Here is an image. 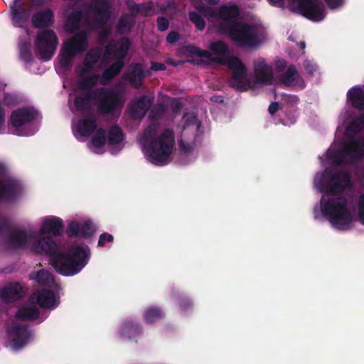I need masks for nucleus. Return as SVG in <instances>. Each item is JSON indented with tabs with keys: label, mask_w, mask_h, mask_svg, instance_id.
I'll return each instance as SVG.
<instances>
[{
	"label": "nucleus",
	"mask_w": 364,
	"mask_h": 364,
	"mask_svg": "<svg viewBox=\"0 0 364 364\" xmlns=\"http://www.w3.org/2000/svg\"><path fill=\"white\" fill-rule=\"evenodd\" d=\"M63 228V220L58 217L46 219L40 230L42 235H48L35 241L31 247L36 254H45L50 263L59 274L72 276L80 272L88 262L89 248L73 246L67 251L62 250L51 236H60Z\"/></svg>",
	"instance_id": "nucleus-1"
},
{
	"label": "nucleus",
	"mask_w": 364,
	"mask_h": 364,
	"mask_svg": "<svg viewBox=\"0 0 364 364\" xmlns=\"http://www.w3.org/2000/svg\"><path fill=\"white\" fill-rule=\"evenodd\" d=\"M58 43L56 33L51 29H43L37 33L35 45L36 53L43 61H48L54 55Z\"/></svg>",
	"instance_id": "nucleus-11"
},
{
	"label": "nucleus",
	"mask_w": 364,
	"mask_h": 364,
	"mask_svg": "<svg viewBox=\"0 0 364 364\" xmlns=\"http://www.w3.org/2000/svg\"><path fill=\"white\" fill-rule=\"evenodd\" d=\"M89 10L95 16V23L96 28H104L106 26L111 16L110 2L111 1H90Z\"/></svg>",
	"instance_id": "nucleus-13"
},
{
	"label": "nucleus",
	"mask_w": 364,
	"mask_h": 364,
	"mask_svg": "<svg viewBox=\"0 0 364 364\" xmlns=\"http://www.w3.org/2000/svg\"><path fill=\"white\" fill-rule=\"evenodd\" d=\"M144 71L139 64H134L128 74V80L130 85L136 88H139L143 82Z\"/></svg>",
	"instance_id": "nucleus-30"
},
{
	"label": "nucleus",
	"mask_w": 364,
	"mask_h": 364,
	"mask_svg": "<svg viewBox=\"0 0 364 364\" xmlns=\"http://www.w3.org/2000/svg\"><path fill=\"white\" fill-rule=\"evenodd\" d=\"M189 19L193 23L196 28L199 31H203L205 26V22L201 16L195 11L189 13Z\"/></svg>",
	"instance_id": "nucleus-44"
},
{
	"label": "nucleus",
	"mask_w": 364,
	"mask_h": 364,
	"mask_svg": "<svg viewBox=\"0 0 364 364\" xmlns=\"http://www.w3.org/2000/svg\"><path fill=\"white\" fill-rule=\"evenodd\" d=\"M344 197H332L321 200V212L328 217L330 223L339 230L346 229L352 223L353 218Z\"/></svg>",
	"instance_id": "nucleus-3"
},
{
	"label": "nucleus",
	"mask_w": 364,
	"mask_h": 364,
	"mask_svg": "<svg viewBox=\"0 0 364 364\" xmlns=\"http://www.w3.org/2000/svg\"><path fill=\"white\" fill-rule=\"evenodd\" d=\"M180 39V35L178 32L172 31L168 33L166 36V41L170 44L176 43Z\"/></svg>",
	"instance_id": "nucleus-54"
},
{
	"label": "nucleus",
	"mask_w": 364,
	"mask_h": 364,
	"mask_svg": "<svg viewBox=\"0 0 364 364\" xmlns=\"http://www.w3.org/2000/svg\"><path fill=\"white\" fill-rule=\"evenodd\" d=\"M183 107V104L178 100L174 99L171 102V109L173 113H178Z\"/></svg>",
	"instance_id": "nucleus-57"
},
{
	"label": "nucleus",
	"mask_w": 364,
	"mask_h": 364,
	"mask_svg": "<svg viewBox=\"0 0 364 364\" xmlns=\"http://www.w3.org/2000/svg\"><path fill=\"white\" fill-rule=\"evenodd\" d=\"M130 11L134 14H141L145 16H151L154 13L153 1L136 4L135 1H127Z\"/></svg>",
	"instance_id": "nucleus-31"
},
{
	"label": "nucleus",
	"mask_w": 364,
	"mask_h": 364,
	"mask_svg": "<svg viewBox=\"0 0 364 364\" xmlns=\"http://www.w3.org/2000/svg\"><path fill=\"white\" fill-rule=\"evenodd\" d=\"M30 279L36 280L41 285H47L51 282L52 276L47 270L43 269L31 272Z\"/></svg>",
	"instance_id": "nucleus-37"
},
{
	"label": "nucleus",
	"mask_w": 364,
	"mask_h": 364,
	"mask_svg": "<svg viewBox=\"0 0 364 364\" xmlns=\"http://www.w3.org/2000/svg\"><path fill=\"white\" fill-rule=\"evenodd\" d=\"M27 2L13 1V4L10 6L13 20L16 23H25L29 19L33 11V6Z\"/></svg>",
	"instance_id": "nucleus-18"
},
{
	"label": "nucleus",
	"mask_w": 364,
	"mask_h": 364,
	"mask_svg": "<svg viewBox=\"0 0 364 364\" xmlns=\"http://www.w3.org/2000/svg\"><path fill=\"white\" fill-rule=\"evenodd\" d=\"M95 233V229L91 221L87 220L80 225V236L83 238H90Z\"/></svg>",
	"instance_id": "nucleus-42"
},
{
	"label": "nucleus",
	"mask_w": 364,
	"mask_h": 364,
	"mask_svg": "<svg viewBox=\"0 0 364 364\" xmlns=\"http://www.w3.org/2000/svg\"><path fill=\"white\" fill-rule=\"evenodd\" d=\"M107 132L104 128H99L96 129L95 134L91 139V143L95 148H102L106 143Z\"/></svg>",
	"instance_id": "nucleus-39"
},
{
	"label": "nucleus",
	"mask_w": 364,
	"mask_h": 364,
	"mask_svg": "<svg viewBox=\"0 0 364 364\" xmlns=\"http://www.w3.org/2000/svg\"><path fill=\"white\" fill-rule=\"evenodd\" d=\"M23 287L18 282H11L0 289V298L5 302H14L23 297Z\"/></svg>",
	"instance_id": "nucleus-20"
},
{
	"label": "nucleus",
	"mask_w": 364,
	"mask_h": 364,
	"mask_svg": "<svg viewBox=\"0 0 364 364\" xmlns=\"http://www.w3.org/2000/svg\"><path fill=\"white\" fill-rule=\"evenodd\" d=\"M237 46L253 48L260 44L258 28L255 24L239 21L225 33Z\"/></svg>",
	"instance_id": "nucleus-7"
},
{
	"label": "nucleus",
	"mask_w": 364,
	"mask_h": 364,
	"mask_svg": "<svg viewBox=\"0 0 364 364\" xmlns=\"http://www.w3.org/2000/svg\"><path fill=\"white\" fill-rule=\"evenodd\" d=\"M358 209L360 221L364 225V193H361L358 197Z\"/></svg>",
	"instance_id": "nucleus-48"
},
{
	"label": "nucleus",
	"mask_w": 364,
	"mask_h": 364,
	"mask_svg": "<svg viewBox=\"0 0 364 364\" xmlns=\"http://www.w3.org/2000/svg\"><path fill=\"white\" fill-rule=\"evenodd\" d=\"M200 58H205L209 60L220 64H225L223 59L213 58L212 54L206 50H202ZM228 67L232 70V75L229 81L230 86L239 91H246L250 87V80L247 77V69L242 60L237 56H229L225 62Z\"/></svg>",
	"instance_id": "nucleus-5"
},
{
	"label": "nucleus",
	"mask_w": 364,
	"mask_h": 364,
	"mask_svg": "<svg viewBox=\"0 0 364 364\" xmlns=\"http://www.w3.org/2000/svg\"><path fill=\"white\" fill-rule=\"evenodd\" d=\"M347 97L353 107L364 111V91L359 87H353L348 92Z\"/></svg>",
	"instance_id": "nucleus-28"
},
{
	"label": "nucleus",
	"mask_w": 364,
	"mask_h": 364,
	"mask_svg": "<svg viewBox=\"0 0 364 364\" xmlns=\"http://www.w3.org/2000/svg\"><path fill=\"white\" fill-rule=\"evenodd\" d=\"M97 127V119L92 113L80 119L76 124L77 130L82 136H90Z\"/></svg>",
	"instance_id": "nucleus-22"
},
{
	"label": "nucleus",
	"mask_w": 364,
	"mask_h": 364,
	"mask_svg": "<svg viewBox=\"0 0 364 364\" xmlns=\"http://www.w3.org/2000/svg\"><path fill=\"white\" fill-rule=\"evenodd\" d=\"M287 67V63L284 60H279L277 62V68L279 70H282Z\"/></svg>",
	"instance_id": "nucleus-62"
},
{
	"label": "nucleus",
	"mask_w": 364,
	"mask_h": 364,
	"mask_svg": "<svg viewBox=\"0 0 364 364\" xmlns=\"http://www.w3.org/2000/svg\"><path fill=\"white\" fill-rule=\"evenodd\" d=\"M20 55L21 58L26 63H30L33 60L32 53L27 47L21 48Z\"/></svg>",
	"instance_id": "nucleus-53"
},
{
	"label": "nucleus",
	"mask_w": 364,
	"mask_h": 364,
	"mask_svg": "<svg viewBox=\"0 0 364 364\" xmlns=\"http://www.w3.org/2000/svg\"><path fill=\"white\" fill-rule=\"evenodd\" d=\"M100 28L101 30L100 31L99 34H98V38H97L98 42L100 44L103 45L107 42V41L110 35V31L109 28H105V27Z\"/></svg>",
	"instance_id": "nucleus-49"
},
{
	"label": "nucleus",
	"mask_w": 364,
	"mask_h": 364,
	"mask_svg": "<svg viewBox=\"0 0 364 364\" xmlns=\"http://www.w3.org/2000/svg\"><path fill=\"white\" fill-rule=\"evenodd\" d=\"M151 105V101L146 95H142L129 106L132 118L141 119L146 115Z\"/></svg>",
	"instance_id": "nucleus-21"
},
{
	"label": "nucleus",
	"mask_w": 364,
	"mask_h": 364,
	"mask_svg": "<svg viewBox=\"0 0 364 364\" xmlns=\"http://www.w3.org/2000/svg\"><path fill=\"white\" fill-rule=\"evenodd\" d=\"M136 14H124L121 16L116 26V31L119 34H126L129 33L136 24Z\"/></svg>",
	"instance_id": "nucleus-27"
},
{
	"label": "nucleus",
	"mask_w": 364,
	"mask_h": 364,
	"mask_svg": "<svg viewBox=\"0 0 364 364\" xmlns=\"http://www.w3.org/2000/svg\"><path fill=\"white\" fill-rule=\"evenodd\" d=\"M200 124V122H198V118L196 117V116L192 115V116H190V117H187L186 119L184 131L182 133V136H181L183 137L185 131L186 129H188V127L191 125H196V126H197V128H199Z\"/></svg>",
	"instance_id": "nucleus-51"
},
{
	"label": "nucleus",
	"mask_w": 364,
	"mask_h": 364,
	"mask_svg": "<svg viewBox=\"0 0 364 364\" xmlns=\"http://www.w3.org/2000/svg\"><path fill=\"white\" fill-rule=\"evenodd\" d=\"M164 313L161 309L157 306H150L144 313V319L146 323L151 324L161 319Z\"/></svg>",
	"instance_id": "nucleus-35"
},
{
	"label": "nucleus",
	"mask_w": 364,
	"mask_h": 364,
	"mask_svg": "<svg viewBox=\"0 0 364 364\" xmlns=\"http://www.w3.org/2000/svg\"><path fill=\"white\" fill-rule=\"evenodd\" d=\"M166 112V106L164 103L154 105L150 112V117L154 119H161Z\"/></svg>",
	"instance_id": "nucleus-43"
},
{
	"label": "nucleus",
	"mask_w": 364,
	"mask_h": 364,
	"mask_svg": "<svg viewBox=\"0 0 364 364\" xmlns=\"http://www.w3.org/2000/svg\"><path fill=\"white\" fill-rule=\"evenodd\" d=\"M31 22L34 28L49 27L53 23V12L50 9L40 11L33 14Z\"/></svg>",
	"instance_id": "nucleus-24"
},
{
	"label": "nucleus",
	"mask_w": 364,
	"mask_h": 364,
	"mask_svg": "<svg viewBox=\"0 0 364 364\" xmlns=\"http://www.w3.org/2000/svg\"><path fill=\"white\" fill-rule=\"evenodd\" d=\"M40 311L35 306H22L16 313V318L22 321L36 320L39 317Z\"/></svg>",
	"instance_id": "nucleus-32"
},
{
	"label": "nucleus",
	"mask_w": 364,
	"mask_h": 364,
	"mask_svg": "<svg viewBox=\"0 0 364 364\" xmlns=\"http://www.w3.org/2000/svg\"><path fill=\"white\" fill-rule=\"evenodd\" d=\"M299 77V74L295 65H291L284 73L280 75L279 81L285 86H293Z\"/></svg>",
	"instance_id": "nucleus-34"
},
{
	"label": "nucleus",
	"mask_w": 364,
	"mask_h": 364,
	"mask_svg": "<svg viewBox=\"0 0 364 364\" xmlns=\"http://www.w3.org/2000/svg\"><path fill=\"white\" fill-rule=\"evenodd\" d=\"M157 27L159 31H165L169 26V22L166 17L159 16L156 19Z\"/></svg>",
	"instance_id": "nucleus-52"
},
{
	"label": "nucleus",
	"mask_w": 364,
	"mask_h": 364,
	"mask_svg": "<svg viewBox=\"0 0 364 364\" xmlns=\"http://www.w3.org/2000/svg\"><path fill=\"white\" fill-rule=\"evenodd\" d=\"M87 47V33L85 31L77 32L63 45L60 58L61 65L64 68L68 67L76 55L84 53Z\"/></svg>",
	"instance_id": "nucleus-8"
},
{
	"label": "nucleus",
	"mask_w": 364,
	"mask_h": 364,
	"mask_svg": "<svg viewBox=\"0 0 364 364\" xmlns=\"http://www.w3.org/2000/svg\"><path fill=\"white\" fill-rule=\"evenodd\" d=\"M124 66V60H117L113 63L103 71L100 79V84L102 85H108L109 82L121 72Z\"/></svg>",
	"instance_id": "nucleus-26"
},
{
	"label": "nucleus",
	"mask_w": 364,
	"mask_h": 364,
	"mask_svg": "<svg viewBox=\"0 0 364 364\" xmlns=\"http://www.w3.org/2000/svg\"><path fill=\"white\" fill-rule=\"evenodd\" d=\"M278 109H279V103L277 102H271L268 107V111L272 115L274 114L278 111Z\"/></svg>",
	"instance_id": "nucleus-61"
},
{
	"label": "nucleus",
	"mask_w": 364,
	"mask_h": 364,
	"mask_svg": "<svg viewBox=\"0 0 364 364\" xmlns=\"http://www.w3.org/2000/svg\"><path fill=\"white\" fill-rule=\"evenodd\" d=\"M209 48L215 55L220 56H225L229 53L228 45L222 41H217L212 43L210 45Z\"/></svg>",
	"instance_id": "nucleus-40"
},
{
	"label": "nucleus",
	"mask_w": 364,
	"mask_h": 364,
	"mask_svg": "<svg viewBox=\"0 0 364 364\" xmlns=\"http://www.w3.org/2000/svg\"><path fill=\"white\" fill-rule=\"evenodd\" d=\"M178 144H179L180 149L185 154H190L194 149V146H195L194 141L188 142V141H186L185 140H183V139H181L179 141Z\"/></svg>",
	"instance_id": "nucleus-47"
},
{
	"label": "nucleus",
	"mask_w": 364,
	"mask_h": 364,
	"mask_svg": "<svg viewBox=\"0 0 364 364\" xmlns=\"http://www.w3.org/2000/svg\"><path fill=\"white\" fill-rule=\"evenodd\" d=\"M94 68L95 65L87 61H85L84 59L83 67L81 68L80 73L81 75L89 73L94 69Z\"/></svg>",
	"instance_id": "nucleus-56"
},
{
	"label": "nucleus",
	"mask_w": 364,
	"mask_h": 364,
	"mask_svg": "<svg viewBox=\"0 0 364 364\" xmlns=\"http://www.w3.org/2000/svg\"><path fill=\"white\" fill-rule=\"evenodd\" d=\"M130 44V40L127 37H124L120 39L116 45L109 43L105 47V52L102 55V61L105 62L108 59L123 60L127 56Z\"/></svg>",
	"instance_id": "nucleus-14"
},
{
	"label": "nucleus",
	"mask_w": 364,
	"mask_h": 364,
	"mask_svg": "<svg viewBox=\"0 0 364 364\" xmlns=\"http://www.w3.org/2000/svg\"><path fill=\"white\" fill-rule=\"evenodd\" d=\"M82 18V12L80 10L71 12L65 21V29L66 32L72 33L77 31L80 27Z\"/></svg>",
	"instance_id": "nucleus-29"
},
{
	"label": "nucleus",
	"mask_w": 364,
	"mask_h": 364,
	"mask_svg": "<svg viewBox=\"0 0 364 364\" xmlns=\"http://www.w3.org/2000/svg\"><path fill=\"white\" fill-rule=\"evenodd\" d=\"M210 100L214 102L217 103H221L223 102V99L221 96L219 95H214L211 97Z\"/></svg>",
	"instance_id": "nucleus-63"
},
{
	"label": "nucleus",
	"mask_w": 364,
	"mask_h": 364,
	"mask_svg": "<svg viewBox=\"0 0 364 364\" xmlns=\"http://www.w3.org/2000/svg\"><path fill=\"white\" fill-rule=\"evenodd\" d=\"M36 303L43 309H53L57 306L53 291L48 289H43L38 292Z\"/></svg>",
	"instance_id": "nucleus-25"
},
{
	"label": "nucleus",
	"mask_w": 364,
	"mask_h": 364,
	"mask_svg": "<svg viewBox=\"0 0 364 364\" xmlns=\"http://www.w3.org/2000/svg\"><path fill=\"white\" fill-rule=\"evenodd\" d=\"M188 50L191 54L200 57L202 50L197 46H191L188 47Z\"/></svg>",
	"instance_id": "nucleus-60"
},
{
	"label": "nucleus",
	"mask_w": 364,
	"mask_h": 364,
	"mask_svg": "<svg viewBox=\"0 0 364 364\" xmlns=\"http://www.w3.org/2000/svg\"><path fill=\"white\" fill-rule=\"evenodd\" d=\"M33 232L23 229H16L10 232L6 239L7 246L15 250L24 249L32 237Z\"/></svg>",
	"instance_id": "nucleus-16"
},
{
	"label": "nucleus",
	"mask_w": 364,
	"mask_h": 364,
	"mask_svg": "<svg viewBox=\"0 0 364 364\" xmlns=\"http://www.w3.org/2000/svg\"><path fill=\"white\" fill-rule=\"evenodd\" d=\"M95 90L77 95L74 100L76 109L81 112H90L92 101L96 102Z\"/></svg>",
	"instance_id": "nucleus-23"
},
{
	"label": "nucleus",
	"mask_w": 364,
	"mask_h": 364,
	"mask_svg": "<svg viewBox=\"0 0 364 364\" xmlns=\"http://www.w3.org/2000/svg\"><path fill=\"white\" fill-rule=\"evenodd\" d=\"M255 75L256 81L259 83L270 85L273 79L272 68L268 65L265 60L259 58L254 63Z\"/></svg>",
	"instance_id": "nucleus-19"
},
{
	"label": "nucleus",
	"mask_w": 364,
	"mask_h": 364,
	"mask_svg": "<svg viewBox=\"0 0 364 364\" xmlns=\"http://www.w3.org/2000/svg\"><path fill=\"white\" fill-rule=\"evenodd\" d=\"M97 111L102 115L112 114L121 110L124 106V100L115 90L107 87L95 89Z\"/></svg>",
	"instance_id": "nucleus-9"
},
{
	"label": "nucleus",
	"mask_w": 364,
	"mask_h": 364,
	"mask_svg": "<svg viewBox=\"0 0 364 364\" xmlns=\"http://www.w3.org/2000/svg\"><path fill=\"white\" fill-rule=\"evenodd\" d=\"M102 59V49L99 47H96L90 49L87 54L85 55V61L89 62L93 65H96L98 61L100 59Z\"/></svg>",
	"instance_id": "nucleus-41"
},
{
	"label": "nucleus",
	"mask_w": 364,
	"mask_h": 364,
	"mask_svg": "<svg viewBox=\"0 0 364 364\" xmlns=\"http://www.w3.org/2000/svg\"><path fill=\"white\" fill-rule=\"evenodd\" d=\"M353 187L351 175L346 171H340L331 173L325 183L323 191L330 196L340 195Z\"/></svg>",
	"instance_id": "nucleus-12"
},
{
	"label": "nucleus",
	"mask_w": 364,
	"mask_h": 364,
	"mask_svg": "<svg viewBox=\"0 0 364 364\" xmlns=\"http://www.w3.org/2000/svg\"><path fill=\"white\" fill-rule=\"evenodd\" d=\"M274 7L287 8L290 12L312 22L322 21L326 16L323 1H269Z\"/></svg>",
	"instance_id": "nucleus-6"
},
{
	"label": "nucleus",
	"mask_w": 364,
	"mask_h": 364,
	"mask_svg": "<svg viewBox=\"0 0 364 364\" xmlns=\"http://www.w3.org/2000/svg\"><path fill=\"white\" fill-rule=\"evenodd\" d=\"M113 241L114 237L112 235L107 232H103L100 235L97 245L99 247H104L106 242H112Z\"/></svg>",
	"instance_id": "nucleus-50"
},
{
	"label": "nucleus",
	"mask_w": 364,
	"mask_h": 364,
	"mask_svg": "<svg viewBox=\"0 0 364 364\" xmlns=\"http://www.w3.org/2000/svg\"><path fill=\"white\" fill-rule=\"evenodd\" d=\"M195 6L208 21L214 22L220 20L217 26V29L220 33H225L233 26V24L240 21L237 18L240 15V10L237 5H223L219 8L204 4L195 5Z\"/></svg>",
	"instance_id": "nucleus-4"
},
{
	"label": "nucleus",
	"mask_w": 364,
	"mask_h": 364,
	"mask_svg": "<svg viewBox=\"0 0 364 364\" xmlns=\"http://www.w3.org/2000/svg\"><path fill=\"white\" fill-rule=\"evenodd\" d=\"M5 167L0 164V177L5 173ZM21 192V183L14 178H0V201L13 203L20 196ZM10 228L8 220H3L0 222V235L7 232Z\"/></svg>",
	"instance_id": "nucleus-10"
},
{
	"label": "nucleus",
	"mask_w": 364,
	"mask_h": 364,
	"mask_svg": "<svg viewBox=\"0 0 364 364\" xmlns=\"http://www.w3.org/2000/svg\"><path fill=\"white\" fill-rule=\"evenodd\" d=\"M123 139L124 135L122 129L118 125L111 127L108 132V140L109 144H118L121 143Z\"/></svg>",
	"instance_id": "nucleus-38"
},
{
	"label": "nucleus",
	"mask_w": 364,
	"mask_h": 364,
	"mask_svg": "<svg viewBox=\"0 0 364 364\" xmlns=\"http://www.w3.org/2000/svg\"><path fill=\"white\" fill-rule=\"evenodd\" d=\"M151 70L155 71L165 70L166 67L164 63L153 62L151 66Z\"/></svg>",
	"instance_id": "nucleus-59"
},
{
	"label": "nucleus",
	"mask_w": 364,
	"mask_h": 364,
	"mask_svg": "<svg viewBox=\"0 0 364 364\" xmlns=\"http://www.w3.org/2000/svg\"><path fill=\"white\" fill-rule=\"evenodd\" d=\"M177 302L178 304L179 308L182 311H186L192 306V301L190 299L186 297L182 294H179L177 297Z\"/></svg>",
	"instance_id": "nucleus-45"
},
{
	"label": "nucleus",
	"mask_w": 364,
	"mask_h": 364,
	"mask_svg": "<svg viewBox=\"0 0 364 364\" xmlns=\"http://www.w3.org/2000/svg\"><path fill=\"white\" fill-rule=\"evenodd\" d=\"M100 79V76L97 74L81 76L79 82V88L81 91L84 92L95 90V89L92 88L97 84Z\"/></svg>",
	"instance_id": "nucleus-36"
},
{
	"label": "nucleus",
	"mask_w": 364,
	"mask_h": 364,
	"mask_svg": "<svg viewBox=\"0 0 364 364\" xmlns=\"http://www.w3.org/2000/svg\"><path fill=\"white\" fill-rule=\"evenodd\" d=\"M355 120L364 127V113L361 114L358 117L355 118Z\"/></svg>",
	"instance_id": "nucleus-64"
},
{
	"label": "nucleus",
	"mask_w": 364,
	"mask_h": 364,
	"mask_svg": "<svg viewBox=\"0 0 364 364\" xmlns=\"http://www.w3.org/2000/svg\"><path fill=\"white\" fill-rule=\"evenodd\" d=\"M327 3V6L332 10L337 9L341 8L344 1H326Z\"/></svg>",
	"instance_id": "nucleus-58"
},
{
	"label": "nucleus",
	"mask_w": 364,
	"mask_h": 364,
	"mask_svg": "<svg viewBox=\"0 0 364 364\" xmlns=\"http://www.w3.org/2000/svg\"><path fill=\"white\" fill-rule=\"evenodd\" d=\"M363 126L358 124L356 120L353 119L348 127V129L353 132L355 134L359 133L363 129Z\"/></svg>",
	"instance_id": "nucleus-55"
},
{
	"label": "nucleus",
	"mask_w": 364,
	"mask_h": 364,
	"mask_svg": "<svg viewBox=\"0 0 364 364\" xmlns=\"http://www.w3.org/2000/svg\"><path fill=\"white\" fill-rule=\"evenodd\" d=\"M37 117V112L30 107H21L14 110L10 116L9 122L16 128L25 125Z\"/></svg>",
	"instance_id": "nucleus-17"
},
{
	"label": "nucleus",
	"mask_w": 364,
	"mask_h": 364,
	"mask_svg": "<svg viewBox=\"0 0 364 364\" xmlns=\"http://www.w3.org/2000/svg\"><path fill=\"white\" fill-rule=\"evenodd\" d=\"M157 127L149 125L144 130L140 143L149 161L157 166L168 164L175 144V137L172 129H166L156 136Z\"/></svg>",
	"instance_id": "nucleus-2"
},
{
	"label": "nucleus",
	"mask_w": 364,
	"mask_h": 364,
	"mask_svg": "<svg viewBox=\"0 0 364 364\" xmlns=\"http://www.w3.org/2000/svg\"><path fill=\"white\" fill-rule=\"evenodd\" d=\"M142 333L141 325L132 319H127L122 326V333L128 338H133Z\"/></svg>",
	"instance_id": "nucleus-33"
},
{
	"label": "nucleus",
	"mask_w": 364,
	"mask_h": 364,
	"mask_svg": "<svg viewBox=\"0 0 364 364\" xmlns=\"http://www.w3.org/2000/svg\"><path fill=\"white\" fill-rule=\"evenodd\" d=\"M8 333L12 341V348L17 350L23 348L31 336L27 325L14 324L8 329Z\"/></svg>",
	"instance_id": "nucleus-15"
},
{
	"label": "nucleus",
	"mask_w": 364,
	"mask_h": 364,
	"mask_svg": "<svg viewBox=\"0 0 364 364\" xmlns=\"http://www.w3.org/2000/svg\"><path fill=\"white\" fill-rule=\"evenodd\" d=\"M80 225L76 221H71L68 225L66 233L68 237H79Z\"/></svg>",
	"instance_id": "nucleus-46"
}]
</instances>
